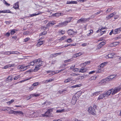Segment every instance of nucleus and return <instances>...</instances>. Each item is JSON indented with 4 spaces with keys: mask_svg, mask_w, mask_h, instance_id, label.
I'll use <instances>...</instances> for the list:
<instances>
[{
    "mask_svg": "<svg viewBox=\"0 0 121 121\" xmlns=\"http://www.w3.org/2000/svg\"><path fill=\"white\" fill-rule=\"evenodd\" d=\"M37 60V61L36 62V66L34 69L35 71H36L39 70V67L43 64V62L40 59H38Z\"/></svg>",
    "mask_w": 121,
    "mask_h": 121,
    "instance_id": "nucleus-1",
    "label": "nucleus"
},
{
    "mask_svg": "<svg viewBox=\"0 0 121 121\" xmlns=\"http://www.w3.org/2000/svg\"><path fill=\"white\" fill-rule=\"evenodd\" d=\"M88 111L90 113L93 115H95L96 114L95 109L91 106L89 107L88 108Z\"/></svg>",
    "mask_w": 121,
    "mask_h": 121,
    "instance_id": "nucleus-2",
    "label": "nucleus"
},
{
    "mask_svg": "<svg viewBox=\"0 0 121 121\" xmlns=\"http://www.w3.org/2000/svg\"><path fill=\"white\" fill-rule=\"evenodd\" d=\"M29 65L25 66L24 65H19L17 66V68L18 69H22L23 71L26 69L29 68Z\"/></svg>",
    "mask_w": 121,
    "mask_h": 121,
    "instance_id": "nucleus-3",
    "label": "nucleus"
},
{
    "mask_svg": "<svg viewBox=\"0 0 121 121\" xmlns=\"http://www.w3.org/2000/svg\"><path fill=\"white\" fill-rule=\"evenodd\" d=\"M121 89V87L120 86H119V87H116L114 89H113V91L112 92V95H114L115 94L117 93V92L119 91L120 89Z\"/></svg>",
    "mask_w": 121,
    "mask_h": 121,
    "instance_id": "nucleus-4",
    "label": "nucleus"
},
{
    "mask_svg": "<svg viewBox=\"0 0 121 121\" xmlns=\"http://www.w3.org/2000/svg\"><path fill=\"white\" fill-rule=\"evenodd\" d=\"M67 32L69 35L73 36L74 35H76L77 32V31H74L73 30L70 29L68 30Z\"/></svg>",
    "mask_w": 121,
    "mask_h": 121,
    "instance_id": "nucleus-5",
    "label": "nucleus"
},
{
    "mask_svg": "<svg viewBox=\"0 0 121 121\" xmlns=\"http://www.w3.org/2000/svg\"><path fill=\"white\" fill-rule=\"evenodd\" d=\"M113 90V89H111L107 91H105L103 93L104 97H107L109 96L112 91Z\"/></svg>",
    "mask_w": 121,
    "mask_h": 121,
    "instance_id": "nucleus-6",
    "label": "nucleus"
},
{
    "mask_svg": "<svg viewBox=\"0 0 121 121\" xmlns=\"http://www.w3.org/2000/svg\"><path fill=\"white\" fill-rule=\"evenodd\" d=\"M88 20V18H82L78 20L77 23H83L87 22Z\"/></svg>",
    "mask_w": 121,
    "mask_h": 121,
    "instance_id": "nucleus-7",
    "label": "nucleus"
},
{
    "mask_svg": "<svg viewBox=\"0 0 121 121\" xmlns=\"http://www.w3.org/2000/svg\"><path fill=\"white\" fill-rule=\"evenodd\" d=\"M115 77L116 76L114 75L108 76L107 78H106L107 82H108L109 81L112 80L113 79H114Z\"/></svg>",
    "mask_w": 121,
    "mask_h": 121,
    "instance_id": "nucleus-8",
    "label": "nucleus"
},
{
    "mask_svg": "<svg viewBox=\"0 0 121 121\" xmlns=\"http://www.w3.org/2000/svg\"><path fill=\"white\" fill-rule=\"evenodd\" d=\"M108 82H107L106 78L105 79H102L98 83V85H103L105 83Z\"/></svg>",
    "mask_w": 121,
    "mask_h": 121,
    "instance_id": "nucleus-9",
    "label": "nucleus"
},
{
    "mask_svg": "<svg viewBox=\"0 0 121 121\" xmlns=\"http://www.w3.org/2000/svg\"><path fill=\"white\" fill-rule=\"evenodd\" d=\"M56 22L55 21H50L46 25L47 26H52L55 24Z\"/></svg>",
    "mask_w": 121,
    "mask_h": 121,
    "instance_id": "nucleus-10",
    "label": "nucleus"
},
{
    "mask_svg": "<svg viewBox=\"0 0 121 121\" xmlns=\"http://www.w3.org/2000/svg\"><path fill=\"white\" fill-rule=\"evenodd\" d=\"M121 30V27H120L119 28H117L115 29L113 32V33L114 34H118L120 32Z\"/></svg>",
    "mask_w": 121,
    "mask_h": 121,
    "instance_id": "nucleus-11",
    "label": "nucleus"
},
{
    "mask_svg": "<svg viewBox=\"0 0 121 121\" xmlns=\"http://www.w3.org/2000/svg\"><path fill=\"white\" fill-rule=\"evenodd\" d=\"M36 13H34L31 14L30 16V17H32L41 14L43 13V12L40 11H39L38 12H36Z\"/></svg>",
    "mask_w": 121,
    "mask_h": 121,
    "instance_id": "nucleus-12",
    "label": "nucleus"
},
{
    "mask_svg": "<svg viewBox=\"0 0 121 121\" xmlns=\"http://www.w3.org/2000/svg\"><path fill=\"white\" fill-rule=\"evenodd\" d=\"M43 41H41L40 39L39 40L38 42L36 44L37 46L38 47H40L41 45L43 44Z\"/></svg>",
    "mask_w": 121,
    "mask_h": 121,
    "instance_id": "nucleus-13",
    "label": "nucleus"
},
{
    "mask_svg": "<svg viewBox=\"0 0 121 121\" xmlns=\"http://www.w3.org/2000/svg\"><path fill=\"white\" fill-rule=\"evenodd\" d=\"M14 114H18L20 116H22L23 114V113L21 111H15Z\"/></svg>",
    "mask_w": 121,
    "mask_h": 121,
    "instance_id": "nucleus-14",
    "label": "nucleus"
},
{
    "mask_svg": "<svg viewBox=\"0 0 121 121\" xmlns=\"http://www.w3.org/2000/svg\"><path fill=\"white\" fill-rule=\"evenodd\" d=\"M77 2L76 1H67V4H77Z\"/></svg>",
    "mask_w": 121,
    "mask_h": 121,
    "instance_id": "nucleus-15",
    "label": "nucleus"
},
{
    "mask_svg": "<svg viewBox=\"0 0 121 121\" xmlns=\"http://www.w3.org/2000/svg\"><path fill=\"white\" fill-rule=\"evenodd\" d=\"M73 80V78L72 77L69 78L68 79H65L64 81V82L65 83H68L70 82Z\"/></svg>",
    "mask_w": 121,
    "mask_h": 121,
    "instance_id": "nucleus-16",
    "label": "nucleus"
},
{
    "mask_svg": "<svg viewBox=\"0 0 121 121\" xmlns=\"http://www.w3.org/2000/svg\"><path fill=\"white\" fill-rule=\"evenodd\" d=\"M83 54V53H82L81 52H79L78 53H77L74 54L73 55V57H77L82 55Z\"/></svg>",
    "mask_w": 121,
    "mask_h": 121,
    "instance_id": "nucleus-17",
    "label": "nucleus"
},
{
    "mask_svg": "<svg viewBox=\"0 0 121 121\" xmlns=\"http://www.w3.org/2000/svg\"><path fill=\"white\" fill-rule=\"evenodd\" d=\"M105 44V43L104 42H101L98 45V48H101Z\"/></svg>",
    "mask_w": 121,
    "mask_h": 121,
    "instance_id": "nucleus-18",
    "label": "nucleus"
},
{
    "mask_svg": "<svg viewBox=\"0 0 121 121\" xmlns=\"http://www.w3.org/2000/svg\"><path fill=\"white\" fill-rule=\"evenodd\" d=\"M32 116L34 117H36L39 116V113L37 112H34L32 114Z\"/></svg>",
    "mask_w": 121,
    "mask_h": 121,
    "instance_id": "nucleus-19",
    "label": "nucleus"
},
{
    "mask_svg": "<svg viewBox=\"0 0 121 121\" xmlns=\"http://www.w3.org/2000/svg\"><path fill=\"white\" fill-rule=\"evenodd\" d=\"M65 31L64 30H59L58 31V33L60 34L61 35H63L65 34Z\"/></svg>",
    "mask_w": 121,
    "mask_h": 121,
    "instance_id": "nucleus-20",
    "label": "nucleus"
},
{
    "mask_svg": "<svg viewBox=\"0 0 121 121\" xmlns=\"http://www.w3.org/2000/svg\"><path fill=\"white\" fill-rule=\"evenodd\" d=\"M86 69L84 67H82L79 71V72L82 73H84L86 72Z\"/></svg>",
    "mask_w": 121,
    "mask_h": 121,
    "instance_id": "nucleus-21",
    "label": "nucleus"
},
{
    "mask_svg": "<svg viewBox=\"0 0 121 121\" xmlns=\"http://www.w3.org/2000/svg\"><path fill=\"white\" fill-rule=\"evenodd\" d=\"M50 115V112L49 111L47 110V111L45 112V113L44 114V116L48 117Z\"/></svg>",
    "mask_w": 121,
    "mask_h": 121,
    "instance_id": "nucleus-22",
    "label": "nucleus"
},
{
    "mask_svg": "<svg viewBox=\"0 0 121 121\" xmlns=\"http://www.w3.org/2000/svg\"><path fill=\"white\" fill-rule=\"evenodd\" d=\"M68 23V22H63L59 23V25L65 26L67 25Z\"/></svg>",
    "mask_w": 121,
    "mask_h": 121,
    "instance_id": "nucleus-23",
    "label": "nucleus"
},
{
    "mask_svg": "<svg viewBox=\"0 0 121 121\" xmlns=\"http://www.w3.org/2000/svg\"><path fill=\"white\" fill-rule=\"evenodd\" d=\"M103 94H101L99 95V96L98 98V99L99 100L100 99H103L104 97H105Z\"/></svg>",
    "mask_w": 121,
    "mask_h": 121,
    "instance_id": "nucleus-24",
    "label": "nucleus"
},
{
    "mask_svg": "<svg viewBox=\"0 0 121 121\" xmlns=\"http://www.w3.org/2000/svg\"><path fill=\"white\" fill-rule=\"evenodd\" d=\"M40 95V94H31V96L32 97H37L39 96Z\"/></svg>",
    "mask_w": 121,
    "mask_h": 121,
    "instance_id": "nucleus-25",
    "label": "nucleus"
},
{
    "mask_svg": "<svg viewBox=\"0 0 121 121\" xmlns=\"http://www.w3.org/2000/svg\"><path fill=\"white\" fill-rule=\"evenodd\" d=\"M37 61V60H33L32 62H31L30 63V65H34L35 63H36V62ZM30 66V65H29Z\"/></svg>",
    "mask_w": 121,
    "mask_h": 121,
    "instance_id": "nucleus-26",
    "label": "nucleus"
},
{
    "mask_svg": "<svg viewBox=\"0 0 121 121\" xmlns=\"http://www.w3.org/2000/svg\"><path fill=\"white\" fill-rule=\"evenodd\" d=\"M81 86V84H80L78 85H75L72 86H71V87L74 88L76 87H77L80 86Z\"/></svg>",
    "mask_w": 121,
    "mask_h": 121,
    "instance_id": "nucleus-27",
    "label": "nucleus"
},
{
    "mask_svg": "<svg viewBox=\"0 0 121 121\" xmlns=\"http://www.w3.org/2000/svg\"><path fill=\"white\" fill-rule=\"evenodd\" d=\"M3 13H12L9 10H4L2 11Z\"/></svg>",
    "mask_w": 121,
    "mask_h": 121,
    "instance_id": "nucleus-28",
    "label": "nucleus"
},
{
    "mask_svg": "<svg viewBox=\"0 0 121 121\" xmlns=\"http://www.w3.org/2000/svg\"><path fill=\"white\" fill-rule=\"evenodd\" d=\"M19 7V5L18 4V3H17L15 5V6L13 7V8L15 9H16L18 8Z\"/></svg>",
    "mask_w": 121,
    "mask_h": 121,
    "instance_id": "nucleus-29",
    "label": "nucleus"
},
{
    "mask_svg": "<svg viewBox=\"0 0 121 121\" xmlns=\"http://www.w3.org/2000/svg\"><path fill=\"white\" fill-rule=\"evenodd\" d=\"M16 30L15 29H13L11 30L10 31V34L11 35H13L15 33Z\"/></svg>",
    "mask_w": 121,
    "mask_h": 121,
    "instance_id": "nucleus-30",
    "label": "nucleus"
},
{
    "mask_svg": "<svg viewBox=\"0 0 121 121\" xmlns=\"http://www.w3.org/2000/svg\"><path fill=\"white\" fill-rule=\"evenodd\" d=\"M101 91H97L95 92L93 94V95H95V96L97 95L98 94H99L101 93Z\"/></svg>",
    "mask_w": 121,
    "mask_h": 121,
    "instance_id": "nucleus-31",
    "label": "nucleus"
},
{
    "mask_svg": "<svg viewBox=\"0 0 121 121\" xmlns=\"http://www.w3.org/2000/svg\"><path fill=\"white\" fill-rule=\"evenodd\" d=\"M97 77L95 75L91 77L90 78V80H95L96 78Z\"/></svg>",
    "mask_w": 121,
    "mask_h": 121,
    "instance_id": "nucleus-32",
    "label": "nucleus"
},
{
    "mask_svg": "<svg viewBox=\"0 0 121 121\" xmlns=\"http://www.w3.org/2000/svg\"><path fill=\"white\" fill-rule=\"evenodd\" d=\"M107 64L106 62H104L102 63L100 65V66L101 68H102L105 65V64Z\"/></svg>",
    "mask_w": 121,
    "mask_h": 121,
    "instance_id": "nucleus-33",
    "label": "nucleus"
},
{
    "mask_svg": "<svg viewBox=\"0 0 121 121\" xmlns=\"http://www.w3.org/2000/svg\"><path fill=\"white\" fill-rule=\"evenodd\" d=\"M113 56V55L111 54H109L108 56H107L106 58L108 57V58H112Z\"/></svg>",
    "mask_w": 121,
    "mask_h": 121,
    "instance_id": "nucleus-34",
    "label": "nucleus"
},
{
    "mask_svg": "<svg viewBox=\"0 0 121 121\" xmlns=\"http://www.w3.org/2000/svg\"><path fill=\"white\" fill-rule=\"evenodd\" d=\"M6 80H8L9 81H11L12 80V77L11 76H9L8 78H7Z\"/></svg>",
    "mask_w": 121,
    "mask_h": 121,
    "instance_id": "nucleus-35",
    "label": "nucleus"
},
{
    "mask_svg": "<svg viewBox=\"0 0 121 121\" xmlns=\"http://www.w3.org/2000/svg\"><path fill=\"white\" fill-rule=\"evenodd\" d=\"M61 15V13H57L54 14L55 16L56 17H58Z\"/></svg>",
    "mask_w": 121,
    "mask_h": 121,
    "instance_id": "nucleus-36",
    "label": "nucleus"
},
{
    "mask_svg": "<svg viewBox=\"0 0 121 121\" xmlns=\"http://www.w3.org/2000/svg\"><path fill=\"white\" fill-rule=\"evenodd\" d=\"M15 111L13 110H11L8 112L9 114H11L13 113L14 114V113H15Z\"/></svg>",
    "mask_w": 121,
    "mask_h": 121,
    "instance_id": "nucleus-37",
    "label": "nucleus"
},
{
    "mask_svg": "<svg viewBox=\"0 0 121 121\" xmlns=\"http://www.w3.org/2000/svg\"><path fill=\"white\" fill-rule=\"evenodd\" d=\"M77 101V100L76 99H72V102L73 104H74L76 103Z\"/></svg>",
    "mask_w": 121,
    "mask_h": 121,
    "instance_id": "nucleus-38",
    "label": "nucleus"
},
{
    "mask_svg": "<svg viewBox=\"0 0 121 121\" xmlns=\"http://www.w3.org/2000/svg\"><path fill=\"white\" fill-rule=\"evenodd\" d=\"M14 101V100L13 99H12L9 101L7 102V103L9 105L11 104V103L13 102Z\"/></svg>",
    "mask_w": 121,
    "mask_h": 121,
    "instance_id": "nucleus-39",
    "label": "nucleus"
},
{
    "mask_svg": "<svg viewBox=\"0 0 121 121\" xmlns=\"http://www.w3.org/2000/svg\"><path fill=\"white\" fill-rule=\"evenodd\" d=\"M39 84V82H35L33 83L32 85V86H35Z\"/></svg>",
    "mask_w": 121,
    "mask_h": 121,
    "instance_id": "nucleus-40",
    "label": "nucleus"
},
{
    "mask_svg": "<svg viewBox=\"0 0 121 121\" xmlns=\"http://www.w3.org/2000/svg\"><path fill=\"white\" fill-rule=\"evenodd\" d=\"M4 54L5 55H9L11 54V51L6 52H4Z\"/></svg>",
    "mask_w": 121,
    "mask_h": 121,
    "instance_id": "nucleus-41",
    "label": "nucleus"
},
{
    "mask_svg": "<svg viewBox=\"0 0 121 121\" xmlns=\"http://www.w3.org/2000/svg\"><path fill=\"white\" fill-rule=\"evenodd\" d=\"M119 43V42H115L113 43L112 44L114 46H115L118 45Z\"/></svg>",
    "mask_w": 121,
    "mask_h": 121,
    "instance_id": "nucleus-42",
    "label": "nucleus"
},
{
    "mask_svg": "<svg viewBox=\"0 0 121 121\" xmlns=\"http://www.w3.org/2000/svg\"><path fill=\"white\" fill-rule=\"evenodd\" d=\"M4 1V3L7 6H9L10 5V4L8 3L6 1H5L4 0H3Z\"/></svg>",
    "mask_w": 121,
    "mask_h": 121,
    "instance_id": "nucleus-43",
    "label": "nucleus"
},
{
    "mask_svg": "<svg viewBox=\"0 0 121 121\" xmlns=\"http://www.w3.org/2000/svg\"><path fill=\"white\" fill-rule=\"evenodd\" d=\"M64 111V110L62 109L61 110H57L56 111V112L57 113H61L63 112Z\"/></svg>",
    "mask_w": 121,
    "mask_h": 121,
    "instance_id": "nucleus-44",
    "label": "nucleus"
},
{
    "mask_svg": "<svg viewBox=\"0 0 121 121\" xmlns=\"http://www.w3.org/2000/svg\"><path fill=\"white\" fill-rule=\"evenodd\" d=\"M116 12H114L111 14L110 15V17L111 18L112 17L113 15H115V14H116Z\"/></svg>",
    "mask_w": 121,
    "mask_h": 121,
    "instance_id": "nucleus-45",
    "label": "nucleus"
},
{
    "mask_svg": "<svg viewBox=\"0 0 121 121\" xmlns=\"http://www.w3.org/2000/svg\"><path fill=\"white\" fill-rule=\"evenodd\" d=\"M116 12H114L111 14L110 15V17L111 18L112 17L113 15H115V14H116Z\"/></svg>",
    "mask_w": 121,
    "mask_h": 121,
    "instance_id": "nucleus-46",
    "label": "nucleus"
},
{
    "mask_svg": "<svg viewBox=\"0 0 121 121\" xmlns=\"http://www.w3.org/2000/svg\"><path fill=\"white\" fill-rule=\"evenodd\" d=\"M30 79V78H29L26 79H25V80H22L21 81H20L19 82L22 83V82H25V81H26L27 80H29Z\"/></svg>",
    "mask_w": 121,
    "mask_h": 121,
    "instance_id": "nucleus-47",
    "label": "nucleus"
},
{
    "mask_svg": "<svg viewBox=\"0 0 121 121\" xmlns=\"http://www.w3.org/2000/svg\"><path fill=\"white\" fill-rule=\"evenodd\" d=\"M90 61L86 62H84L83 63V65H86L87 64H89V63H90Z\"/></svg>",
    "mask_w": 121,
    "mask_h": 121,
    "instance_id": "nucleus-48",
    "label": "nucleus"
},
{
    "mask_svg": "<svg viewBox=\"0 0 121 121\" xmlns=\"http://www.w3.org/2000/svg\"><path fill=\"white\" fill-rule=\"evenodd\" d=\"M53 79H50L49 80H46L45 81V83H47L49 82H51L52 81Z\"/></svg>",
    "mask_w": 121,
    "mask_h": 121,
    "instance_id": "nucleus-49",
    "label": "nucleus"
},
{
    "mask_svg": "<svg viewBox=\"0 0 121 121\" xmlns=\"http://www.w3.org/2000/svg\"><path fill=\"white\" fill-rule=\"evenodd\" d=\"M73 71L75 72H77L79 71V70L77 68H76L73 69Z\"/></svg>",
    "mask_w": 121,
    "mask_h": 121,
    "instance_id": "nucleus-50",
    "label": "nucleus"
},
{
    "mask_svg": "<svg viewBox=\"0 0 121 121\" xmlns=\"http://www.w3.org/2000/svg\"><path fill=\"white\" fill-rule=\"evenodd\" d=\"M20 77V76L18 75L17 76H15L14 78V79L15 80H17L18 78H19Z\"/></svg>",
    "mask_w": 121,
    "mask_h": 121,
    "instance_id": "nucleus-51",
    "label": "nucleus"
},
{
    "mask_svg": "<svg viewBox=\"0 0 121 121\" xmlns=\"http://www.w3.org/2000/svg\"><path fill=\"white\" fill-rule=\"evenodd\" d=\"M57 56V55L56 53L54 54H53L51 55V56L52 57H56Z\"/></svg>",
    "mask_w": 121,
    "mask_h": 121,
    "instance_id": "nucleus-52",
    "label": "nucleus"
},
{
    "mask_svg": "<svg viewBox=\"0 0 121 121\" xmlns=\"http://www.w3.org/2000/svg\"><path fill=\"white\" fill-rule=\"evenodd\" d=\"M56 62L57 61L56 60H52L51 63L52 64H54L56 63Z\"/></svg>",
    "mask_w": 121,
    "mask_h": 121,
    "instance_id": "nucleus-53",
    "label": "nucleus"
},
{
    "mask_svg": "<svg viewBox=\"0 0 121 121\" xmlns=\"http://www.w3.org/2000/svg\"><path fill=\"white\" fill-rule=\"evenodd\" d=\"M112 9L111 8H109L106 11V13H108L110 11H111L112 10Z\"/></svg>",
    "mask_w": 121,
    "mask_h": 121,
    "instance_id": "nucleus-54",
    "label": "nucleus"
},
{
    "mask_svg": "<svg viewBox=\"0 0 121 121\" xmlns=\"http://www.w3.org/2000/svg\"><path fill=\"white\" fill-rule=\"evenodd\" d=\"M30 39L29 38H27L25 39L24 40V41L25 42H26Z\"/></svg>",
    "mask_w": 121,
    "mask_h": 121,
    "instance_id": "nucleus-55",
    "label": "nucleus"
},
{
    "mask_svg": "<svg viewBox=\"0 0 121 121\" xmlns=\"http://www.w3.org/2000/svg\"><path fill=\"white\" fill-rule=\"evenodd\" d=\"M72 41V39H71L70 38L69 39H67V40L66 41L67 42L70 43Z\"/></svg>",
    "mask_w": 121,
    "mask_h": 121,
    "instance_id": "nucleus-56",
    "label": "nucleus"
},
{
    "mask_svg": "<svg viewBox=\"0 0 121 121\" xmlns=\"http://www.w3.org/2000/svg\"><path fill=\"white\" fill-rule=\"evenodd\" d=\"M102 68H101L100 69H99L97 71V72L99 73L101 72L102 71Z\"/></svg>",
    "mask_w": 121,
    "mask_h": 121,
    "instance_id": "nucleus-57",
    "label": "nucleus"
},
{
    "mask_svg": "<svg viewBox=\"0 0 121 121\" xmlns=\"http://www.w3.org/2000/svg\"><path fill=\"white\" fill-rule=\"evenodd\" d=\"M103 11L102 10H100L99 12H98L96 13L95 14L96 15H97L100 14L101 12H103Z\"/></svg>",
    "mask_w": 121,
    "mask_h": 121,
    "instance_id": "nucleus-58",
    "label": "nucleus"
},
{
    "mask_svg": "<svg viewBox=\"0 0 121 121\" xmlns=\"http://www.w3.org/2000/svg\"><path fill=\"white\" fill-rule=\"evenodd\" d=\"M71 61L70 59H69L67 60H65L64 62L65 63L67 62H70Z\"/></svg>",
    "mask_w": 121,
    "mask_h": 121,
    "instance_id": "nucleus-59",
    "label": "nucleus"
},
{
    "mask_svg": "<svg viewBox=\"0 0 121 121\" xmlns=\"http://www.w3.org/2000/svg\"><path fill=\"white\" fill-rule=\"evenodd\" d=\"M90 32L88 34V35H89L91 34H92L93 33V30H90Z\"/></svg>",
    "mask_w": 121,
    "mask_h": 121,
    "instance_id": "nucleus-60",
    "label": "nucleus"
},
{
    "mask_svg": "<svg viewBox=\"0 0 121 121\" xmlns=\"http://www.w3.org/2000/svg\"><path fill=\"white\" fill-rule=\"evenodd\" d=\"M121 38V36H118L117 37L115 38V40H117L118 39H119Z\"/></svg>",
    "mask_w": 121,
    "mask_h": 121,
    "instance_id": "nucleus-61",
    "label": "nucleus"
},
{
    "mask_svg": "<svg viewBox=\"0 0 121 121\" xmlns=\"http://www.w3.org/2000/svg\"><path fill=\"white\" fill-rule=\"evenodd\" d=\"M47 28V27H45L44 26H42L41 27V29H43L44 30H46V29Z\"/></svg>",
    "mask_w": 121,
    "mask_h": 121,
    "instance_id": "nucleus-62",
    "label": "nucleus"
},
{
    "mask_svg": "<svg viewBox=\"0 0 121 121\" xmlns=\"http://www.w3.org/2000/svg\"><path fill=\"white\" fill-rule=\"evenodd\" d=\"M106 31H102L100 32V33L101 34V35H103L104 33H105Z\"/></svg>",
    "mask_w": 121,
    "mask_h": 121,
    "instance_id": "nucleus-63",
    "label": "nucleus"
},
{
    "mask_svg": "<svg viewBox=\"0 0 121 121\" xmlns=\"http://www.w3.org/2000/svg\"><path fill=\"white\" fill-rule=\"evenodd\" d=\"M95 72V71H92L91 72H89V74H91L93 73H94Z\"/></svg>",
    "mask_w": 121,
    "mask_h": 121,
    "instance_id": "nucleus-64",
    "label": "nucleus"
}]
</instances>
